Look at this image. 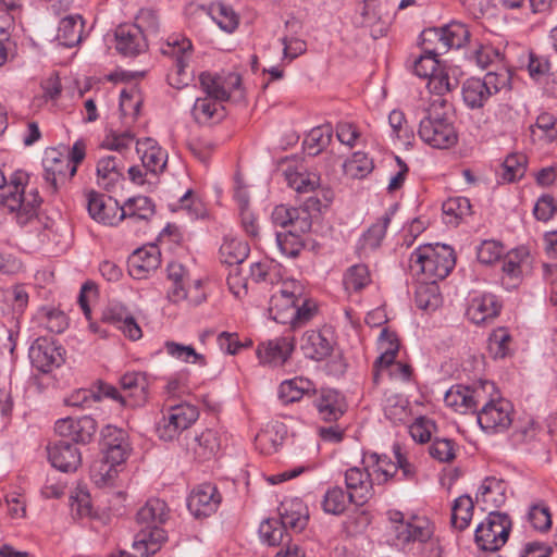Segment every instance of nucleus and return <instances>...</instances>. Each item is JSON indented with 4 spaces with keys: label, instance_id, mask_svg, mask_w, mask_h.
Segmentation results:
<instances>
[{
    "label": "nucleus",
    "instance_id": "cd10ccee",
    "mask_svg": "<svg viewBox=\"0 0 557 557\" xmlns=\"http://www.w3.org/2000/svg\"><path fill=\"white\" fill-rule=\"evenodd\" d=\"M393 214V210L386 211L361 235L356 245V251L359 257H367L381 246Z\"/></svg>",
    "mask_w": 557,
    "mask_h": 557
},
{
    "label": "nucleus",
    "instance_id": "4468645a",
    "mask_svg": "<svg viewBox=\"0 0 557 557\" xmlns=\"http://www.w3.org/2000/svg\"><path fill=\"white\" fill-rule=\"evenodd\" d=\"M185 12L189 16H209L226 33H233L238 26V16L235 11L221 1L212 2L210 5L189 3Z\"/></svg>",
    "mask_w": 557,
    "mask_h": 557
},
{
    "label": "nucleus",
    "instance_id": "9d476101",
    "mask_svg": "<svg viewBox=\"0 0 557 557\" xmlns=\"http://www.w3.org/2000/svg\"><path fill=\"white\" fill-rule=\"evenodd\" d=\"M493 389L494 384L484 381L472 386L454 385L445 394L444 401L456 412L466 414L475 412L480 403L486 400L485 391Z\"/></svg>",
    "mask_w": 557,
    "mask_h": 557
},
{
    "label": "nucleus",
    "instance_id": "ddd939ff",
    "mask_svg": "<svg viewBox=\"0 0 557 557\" xmlns=\"http://www.w3.org/2000/svg\"><path fill=\"white\" fill-rule=\"evenodd\" d=\"M199 84L205 97H210L222 103L230 99L233 92H240L242 79L236 73L221 76L203 72L199 76Z\"/></svg>",
    "mask_w": 557,
    "mask_h": 557
},
{
    "label": "nucleus",
    "instance_id": "6e6552de",
    "mask_svg": "<svg viewBox=\"0 0 557 557\" xmlns=\"http://www.w3.org/2000/svg\"><path fill=\"white\" fill-rule=\"evenodd\" d=\"M511 530L508 515L491 510L475 529L474 540L478 547L486 552H496L503 547Z\"/></svg>",
    "mask_w": 557,
    "mask_h": 557
},
{
    "label": "nucleus",
    "instance_id": "dca6fc26",
    "mask_svg": "<svg viewBox=\"0 0 557 557\" xmlns=\"http://www.w3.org/2000/svg\"><path fill=\"white\" fill-rule=\"evenodd\" d=\"M54 430L62 437H67L75 443L87 444L96 434L97 422L90 416L67 417L59 419L54 424Z\"/></svg>",
    "mask_w": 557,
    "mask_h": 557
},
{
    "label": "nucleus",
    "instance_id": "bb28decb",
    "mask_svg": "<svg viewBox=\"0 0 557 557\" xmlns=\"http://www.w3.org/2000/svg\"><path fill=\"white\" fill-rule=\"evenodd\" d=\"M313 404L319 417L327 422L337 421L347 409L344 396L332 388H322Z\"/></svg>",
    "mask_w": 557,
    "mask_h": 557
},
{
    "label": "nucleus",
    "instance_id": "39448f33",
    "mask_svg": "<svg viewBox=\"0 0 557 557\" xmlns=\"http://www.w3.org/2000/svg\"><path fill=\"white\" fill-rule=\"evenodd\" d=\"M446 99H433L420 121L418 135L432 148L448 149L458 141V132L451 117L447 114Z\"/></svg>",
    "mask_w": 557,
    "mask_h": 557
},
{
    "label": "nucleus",
    "instance_id": "052dcab7",
    "mask_svg": "<svg viewBox=\"0 0 557 557\" xmlns=\"http://www.w3.org/2000/svg\"><path fill=\"white\" fill-rule=\"evenodd\" d=\"M349 503H352L349 499V493L346 494L342 487L334 486L326 491L322 500V507L327 513L341 515Z\"/></svg>",
    "mask_w": 557,
    "mask_h": 557
},
{
    "label": "nucleus",
    "instance_id": "72a5a7b5",
    "mask_svg": "<svg viewBox=\"0 0 557 557\" xmlns=\"http://www.w3.org/2000/svg\"><path fill=\"white\" fill-rule=\"evenodd\" d=\"M191 117L198 125H211L224 117V107L210 97H198L191 108Z\"/></svg>",
    "mask_w": 557,
    "mask_h": 557
},
{
    "label": "nucleus",
    "instance_id": "20e7f679",
    "mask_svg": "<svg viewBox=\"0 0 557 557\" xmlns=\"http://www.w3.org/2000/svg\"><path fill=\"white\" fill-rule=\"evenodd\" d=\"M169 517V508L162 499L150 498L137 512V522L143 525L133 543L140 557H148L159 550L165 541V532L160 528Z\"/></svg>",
    "mask_w": 557,
    "mask_h": 557
},
{
    "label": "nucleus",
    "instance_id": "680f3d73",
    "mask_svg": "<svg viewBox=\"0 0 557 557\" xmlns=\"http://www.w3.org/2000/svg\"><path fill=\"white\" fill-rule=\"evenodd\" d=\"M370 283L371 275L366 264L351 265L344 275V285L347 290L358 292Z\"/></svg>",
    "mask_w": 557,
    "mask_h": 557
},
{
    "label": "nucleus",
    "instance_id": "8fccbe9b",
    "mask_svg": "<svg viewBox=\"0 0 557 557\" xmlns=\"http://www.w3.org/2000/svg\"><path fill=\"white\" fill-rule=\"evenodd\" d=\"M474 504L469 495L459 496L455 499L451 508V525L456 530L467 529L471 522Z\"/></svg>",
    "mask_w": 557,
    "mask_h": 557
},
{
    "label": "nucleus",
    "instance_id": "f3484780",
    "mask_svg": "<svg viewBox=\"0 0 557 557\" xmlns=\"http://www.w3.org/2000/svg\"><path fill=\"white\" fill-rule=\"evenodd\" d=\"M103 456L113 463H123L131 453L128 434L114 425H107L101 431Z\"/></svg>",
    "mask_w": 557,
    "mask_h": 557
},
{
    "label": "nucleus",
    "instance_id": "f257e3e1",
    "mask_svg": "<svg viewBox=\"0 0 557 557\" xmlns=\"http://www.w3.org/2000/svg\"><path fill=\"white\" fill-rule=\"evenodd\" d=\"M389 532L395 546L418 549L423 557H442V545L435 535V524L425 516L410 515L389 509L386 512Z\"/></svg>",
    "mask_w": 557,
    "mask_h": 557
},
{
    "label": "nucleus",
    "instance_id": "e2e57ef3",
    "mask_svg": "<svg viewBox=\"0 0 557 557\" xmlns=\"http://www.w3.org/2000/svg\"><path fill=\"white\" fill-rule=\"evenodd\" d=\"M373 160L361 151L355 152L344 165L346 174L354 178L366 177L373 171Z\"/></svg>",
    "mask_w": 557,
    "mask_h": 557
},
{
    "label": "nucleus",
    "instance_id": "13d9d810",
    "mask_svg": "<svg viewBox=\"0 0 557 557\" xmlns=\"http://www.w3.org/2000/svg\"><path fill=\"white\" fill-rule=\"evenodd\" d=\"M457 85V79L450 78L448 72L442 67L428 78L426 87L435 96L434 99H444L443 97L454 90Z\"/></svg>",
    "mask_w": 557,
    "mask_h": 557
},
{
    "label": "nucleus",
    "instance_id": "f704fd0d",
    "mask_svg": "<svg viewBox=\"0 0 557 557\" xmlns=\"http://www.w3.org/2000/svg\"><path fill=\"white\" fill-rule=\"evenodd\" d=\"M123 157L107 156L99 159L97 163L98 184L106 189L112 188L124 173Z\"/></svg>",
    "mask_w": 557,
    "mask_h": 557
},
{
    "label": "nucleus",
    "instance_id": "0e129e2a",
    "mask_svg": "<svg viewBox=\"0 0 557 557\" xmlns=\"http://www.w3.org/2000/svg\"><path fill=\"white\" fill-rule=\"evenodd\" d=\"M527 171V157L522 153L509 154L503 162L502 177L511 183L524 176Z\"/></svg>",
    "mask_w": 557,
    "mask_h": 557
},
{
    "label": "nucleus",
    "instance_id": "a211bd4d",
    "mask_svg": "<svg viewBox=\"0 0 557 557\" xmlns=\"http://www.w3.org/2000/svg\"><path fill=\"white\" fill-rule=\"evenodd\" d=\"M87 210L97 222L114 226L121 222V207L119 202L103 194L90 191L87 195Z\"/></svg>",
    "mask_w": 557,
    "mask_h": 557
},
{
    "label": "nucleus",
    "instance_id": "7c9ffc66",
    "mask_svg": "<svg viewBox=\"0 0 557 557\" xmlns=\"http://www.w3.org/2000/svg\"><path fill=\"white\" fill-rule=\"evenodd\" d=\"M120 384L127 393L126 398L129 400V406H141L147 401L150 383L145 372H126L121 376Z\"/></svg>",
    "mask_w": 557,
    "mask_h": 557
},
{
    "label": "nucleus",
    "instance_id": "6ab92c4d",
    "mask_svg": "<svg viewBox=\"0 0 557 557\" xmlns=\"http://www.w3.org/2000/svg\"><path fill=\"white\" fill-rule=\"evenodd\" d=\"M333 347L334 339L330 329L307 331L301 338L300 348L304 355L315 361L331 356Z\"/></svg>",
    "mask_w": 557,
    "mask_h": 557
},
{
    "label": "nucleus",
    "instance_id": "bf43d9fd",
    "mask_svg": "<svg viewBox=\"0 0 557 557\" xmlns=\"http://www.w3.org/2000/svg\"><path fill=\"white\" fill-rule=\"evenodd\" d=\"M421 40L422 50L425 53L438 57L448 51L442 27L424 29L421 34Z\"/></svg>",
    "mask_w": 557,
    "mask_h": 557
},
{
    "label": "nucleus",
    "instance_id": "b1692460",
    "mask_svg": "<svg viewBox=\"0 0 557 557\" xmlns=\"http://www.w3.org/2000/svg\"><path fill=\"white\" fill-rule=\"evenodd\" d=\"M136 151L140 157L143 166L152 175L161 174L168 163V152L157 140L147 137L136 141Z\"/></svg>",
    "mask_w": 557,
    "mask_h": 557
},
{
    "label": "nucleus",
    "instance_id": "69168bd1",
    "mask_svg": "<svg viewBox=\"0 0 557 557\" xmlns=\"http://www.w3.org/2000/svg\"><path fill=\"white\" fill-rule=\"evenodd\" d=\"M447 50L460 48L469 39L470 33L467 26L460 22H451L442 27Z\"/></svg>",
    "mask_w": 557,
    "mask_h": 557
},
{
    "label": "nucleus",
    "instance_id": "49530a36",
    "mask_svg": "<svg viewBox=\"0 0 557 557\" xmlns=\"http://www.w3.org/2000/svg\"><path fill=\"white\" fill-rule=\"evenodd\" d=\"M259 535L262 542L272 546L281 545L283 547L287 542L292 541L289 533H287L280 519H268L261 522Z\"/></svg>",
    "mask_w": 557,
    "mask_h": 557
},
{
    "label": "nucleus",
    "instance_id": "4c0bfd02",
    "mask_svg": "<svg viewBox=\"0 0 557 557\" xmlns=\"http://www.w3.org/2000/svg\"><path fill=\"white\" fill-rule=\"evenodd\" d=\"M84 21L78 14L63 17L58 27L57 39L64 47H74L83 39Z\"/></svg>",
    "mask_w": 557,
    "mask_h": 557
},
{
    "label": "nucleus",
    "instance_id": "4be33fe9",
    "mask_svg": "<svg viewBox=\"0 0 557 557\" xmlns=\"http://www.w3.org/2000/svg\"><path fill=\"white\" fill-rule=\"evenodd\" d=\"M295 347L292 336H282L262 343L258 346L257 356L262 364L271 367L283 366Z\"/></svg>",
    "mask_w": 557,
    "mask_h": 557
},
{
    "label": "nucleus",
    "instance_id": "2eb2a0df",
    "mask_svg": "<svg viewBox=\"0 0 557 557\" xmlns=\"http://www.w3.org/2000/svg\"><path fill=\"white\" fill-rule=\"evenodd\" d=\"M222 500L218 487L203 483L191 491L187 498V507L196 518L209 517L216 511Z\"/></svg>",
    "mask_w": 557,
    "mask_h": 557
},
{
    "label": "nucleus",
    "instance_id": "f8f14e48",
    "mask_svg": "<svg viewBox=\"0 0 557 557\" xmlns=\"http://www.w3.org/2000/svg\"><path fill=\"white\" fill-rule=\"evenodd\" d=\"M63 348L50 337H38L29 347L32 366L42 373H49L63 362Z\"/></svg>",
    "mask_w": 557,
    "mask_h": 557
},
{
    "label": "nucleus",
    "instance_id": "393cba45",
    "mask_svg": "<svg viewBox=\"0 0 557 557\" xmlns=\"http://www.w3.org/2000/svg\"><path fill=\"white\" fill-rule=\"evenodd\" d=\"M502 309L497 297L490 293L474 295L467 307L466 314L474 324H482L495 319Z\"/></svg>",
    "mask_w": 557,
    "mask_h": 557
},
{
    "label": "nucleus",
    "instance_id": "c756f323",
    "mask_svg": "<svg viewBox=\"0 0 557 557\" xmlns=\"http://www.w3.org/2000/svg\"><path fill=\"white\" fill-rule=\"evenodd\" d=\"M116 50L126 57H134L146 49L145 35L132 24L120 25L115 30Z\"/></svg>",
    "mask_w": 557,
    "mask_h": 557
},
{
    "label": "nucleus",
    "instance_id": "e433bc0d",
    "mask_svg": "<svg viewBox=\"0 0 557 557\" xmlns=\"http://www.w3.org/2000/svg\"><path fill=\"white\" fill-rule=\"evenodd\" d=\"M362 462L371 473V478L379 484L386 483L397 473V465L386 455L369 453L363 456Z\"/></svg>",
    "mask_w": 557,
    "mask_h": 557
},
{
    "label": "nucleus",
    "instance_id": "423d86ee",
    "mask_svg": "<svg viewBox=\"0 0 557 557\" xmlns=\"http://www.w3.org/2000/svg\"><path fill=\"white\" fill-rule=\"evenodd\" d=\"M409 262L411 271L424 275L425 281L436 283L454 269V250L443 244L421 245L411 252Z\"/></svg>",
    "mask_w": 557,
    "mask_h": 557
},
{
    "label": "nucleus",
    "instance_id": "f03ea898",
    "mask_svg": "<svg viewBox=\"0 0 557 557\" xmlns=\"http://www.w3.org/2000/svg\"><path fill=\"white\" fill-rule=\"evenodd\" d=\"M42 199L32 175L24 170H15L9 177L8 189L2 196V206L20 225L36 221Z\"/></svg>",
    "mask_w": 557,
    "mask_h": 557
},
{
    "label": "nucleus",
    "instance_id": "3c124183",
    "mask_svg": "<svg viewBox=\"0 0 557 557\" xmlns=\"http://www.w3.org/2000/svg\"><path fill=\"white\" fill-rule=\"evenodd\" d=\"M164 349L169 356L186 363L207 366L206 357L195 350L191 345H183L176 342L168 341L164 343Z\"/></svg>",
    "mask_w": 557,
    "mask_h": 557
},
{
    "label": "nucleus",
    "instance_id": "09e8293b",
    "mask_svg": "<svg viewBox=\"0 0 557 557\" xmlns=\"http://www.w3.org/2000/svg\"><path fill=\"white\" fill-rule=\"evenodd\" d=\"M383 410L385 417L394 423L405 422L409 418L408 401L399 394H385Z\"/></svg>",
    "mask_w": 557,
    "mask_h": 557
},
{
    "label": "nucleus",
    "instance_id": "ea45409f",
    "mask_svg": "<svg viewBox=\"0 0 557 557\" xmlns=\"http://www.w3.org/2000/svg\"><path fill=\"white\" fill-rule=\"evenodd\" d=\"M491 98L488 87L481 78L470 77L462 84V99L470 109H481Z\"/></svg>",
    "mask_w": 557,
    "mask_h": 557
},
{
    "label": "nucleus",
    "instance_id": "603ef678",
    "mask_svg": "<svg viewBox=\"0 0 557 557\" xmlns=\"http://www.w3.org/2000/svg\"><path fill=\"white\" fill-rule=\"evenodd\" d=\"M331 139L329 126L313 127L304 139V149L309 156H317L330 145Z\"/></svg>",
    "mask_w": 557,
    "mask_h": 557
},
{
    "label": "nucleus",
    "instance_id": "c9c22d12",
    "mask_svg": "<svg viewBox=\"0 0 557 557\" xmlns=\"http://www.w3.org/2000/svg\"><path fill=\"white\" fill-rule=\"evenodd\" d=\"M306 508L299 499L282 502L278 512L280 521L284 528L300 532L307 525L308 517Z\"/></svg>",
    "mask_w": 557,
    "mask_h": 557
},
{
    "label": "nucleus",
    "instance_id": "9b49d317",
    "mask_svg": "<svg viewBox=\"0 0 557 557\" xmlns=\"http://www.w3.org/2000/svg\"><path fill=\"white\" fill-rule=\"evenodd\" d=\"M512 405L504 398L486 401L478 411V423L486 433H502L512 423Z\"/></svg>",
    "mask_w": 557,
    "mask_h": 557
},
{
    "label": "nucleus",
    "instance_id": "37998d69",
    "mask_svg": "<svg viewBox=\"0 0 557 557\" xmlns=\"http://www.w3.org/2000/svg\"><path fill=\"white\" fill-rule=\"evenodd\" d=\"M250 277L256 283L278 284L283 282V268L273 260H263L250 265Z\"/></svg>",
    "mask_w": 557,
    "mask_h": 557
},
{
    "label": "nucleus",
    "instance_id": "c85d7f7f",
    "mask_svg": "<svg viewBox=\"0 0 557 557\" xmlns=\"http://www.w3.org/2000/svg\"><path fill=\"white\" fill-rule=\"evenodd\" d=\"M377 349L380 350V356L373 364V382L375 384L380 381L381 372L393 364L398 354L399 343L396 334L387 329H383L377 339Z\"/></svg>",
    "mask_w": 557,
    "mask_h": 557
},
{
    "label": "nucleus",
    "instance_id": "a18cd8bd",
    "mask_svg": "<svg viewBox=\"0 0 557 557\" xmlns=\"http://www.w3.org/2000/svg\"><path fill=\"white\" fill-rule=\"evenodd\" d=\"M248 253V245L238 238H224L219 250L221 262L228 265L242 263Z\"/></svg>",
    "mask_w": 557,
    "mask_h": 557
},
{
    "label": "nucleus",
    "instance_id": "5fc2aeb1",
    "mask_svg": "<svg viewBox=\"0 0 557 557\" xmlns=\"http://www.w3.org/2000/svg\"><path fill=\"white\" fill-rule=\"evenodd\" d=\"M445 223L457 225L459 220L471 212V203L466 197H451L442 206Z\"/></svg>",
    "mask_w": 557,
    "mask_h": 557
},
{
    "label": "nucleus",
    "instance_id": "58836bf2",
    "mask_svg": "<svg viewBox=\"0 0 557 557\" xmlns=\"http://www.w3.org/2000/svg\"><path fill=\"white\" fill-rule=\"evenodd\" d=\"M221 446L220 436L216 431L208 429L196 435L188 447L199 460H208L215 456Z\"/></svg>",
    "mask_w": 557,
    "mask_h": 557
},
{
    "label": "nucleus",
    "instance_id": "79ce46f5",
    "mask_svg": "<svg viewBox=\"0 0 557 557\" xmlns=\"http://www.w3.org/2000/svg\"><path fill=\"white\" fill-rule=\"evenodd\" d=\"M168 278L171 287L168 290V298L174 304L183 301L186 296L183 287L190 281L189 271L180 262H171L168 265Z\"/></svg>",
    "mask_w": 557,
    "mask_h": 557
},
{
    "label": "nucleus",
    "instance_id": "774afa93",
    "mask_svg": "<svg viewBox=\"0 0 557 557\" xmlns=\"http://www.w3.org/2000/svg\"><path fill=\"white\" fill-rule=\"evenodd\" d=\"M511 336L506 327L493 331L488 338V349L494 358H505L509 354Z\"/></svg>",
    "mask_w": 557,
    "mask_h": 557
},
{
    "label": "nucleus",
    "instance_id": "4d7b16f0",
    "mask_svg": "<svg viewBox=\"0 0 557 557\" xmlns=\"http://www.w3.org/2000/svg\"><path fill=\"white\" fill-rule=\"evenodd\" d=\"M285 177L288 186L297 193H309L319 186L320 177L315 173H307L299 170L287 169Z\"/></svg>",
    "mask_w": 557,
    "mask_h": 557
},
{
    "label": "nucleus",
    "instance_id": "6e6d98bb",
    "mask_svg": "<svg viewBox=\"0 0 557 557\" xmlns=\"http://www.w3.org/2000/svg\"><path fill=\"white\" fill-rule=\"evenodd\" d=\"M300 231L288 230L276 233V244L282 255L295 258L305 247Z\"/></svg>",
    "mask_w": 557,
    "mask_h": 557
},
{
    "label": "nucleus",
    "instance_id": "338daca9",
    "mask_svg": "<svg viewBox=\"0 0 557 557\" xmlns=\"http://www.w3.org/2000/svg\"><path fill=\"white\" fill-rule=\"evenodd\" d=\"M529 253L525 248H517L509 251L503 260V271L508 276L517 278L522 273L523 264L527 262Z\"/></svg>",
    "mask_w": 557,
    "mask_h": 557
},
{
    "label": "nucleus",
    "instance_id": "aec40b11",
    "mask_svg": "<svg viewBox=\"0 0 557 557\" xmlns=\"http://www.w3.org/2000/svg\"><path fill=\"white\" fill-rule=\"evenodd\" d=\"M345 483L349 499L356 505H364L373 495L371 473L368 468L351 467L345 472Z\"/></svg>",
    "mask_w": 557,
    "mask_h": 557
},
{
    "label": "nucleus",
    "instance_id": "0eeeda50",
    "mask_svg": "<svg viewBox=\"0 0 557 557\" xmlns=\"http://www.w3.org/2000/svg\"><path fill=\"white\" fill-rule=\"evenodd\" d=\"M161 52L174 61L173 67L168 74L169 84L176 89L188 86L194 78V71L189 67L193 57L190 39L183 35H172L161 47Z\"/></svg>",
    "mask_w": 557,
    "mask_h": 557
},
{
    "label": "nucleus",
    "instance_id": "a878e982",
    "mask_svg": "<svg viewBox=\"0 0 557 557\" xmlns=\"http://www.w3.org/2000/svg\"><path fill=\"white\" fill-rule=\"evenodd\" d=\"M47 449L52 467L62 472L75 471L81 465V453L74 444L66 441H58L49 445Z\"/></svg>",
    "mask_w": 557,
    "mask_h": 557
},
{
    "label": "nucleus",
    "instance_id": "473e14b6",
    "mask_svg": "<svg viewBox=\"0 0 557 557\" xmlns=\"http://www.w3.org/2000/svg\"><path fill=\"white\" fill-rule=\"evenodd\" d=\"M506 502V483L494 476L486 478L476 493V503L484 505V510L497 508Z\"/></svg>",
    "mask_w": 557,
    "mask_h": 557
},
{
    "label": "nucleus",
    "instance_id": "412c9836",
    "mask_svg": "<svg viewBox=\"0 0 557 557\" xmlns=\"http://www.w3.org/2000/svg\"><path fill=\"white\" fill-rule=\"evenodd\" d=\"M44 166L45 180L51 185L54 191L58 189L59 184H63L76 174L75 164H72L69 158L55 150L46 153Z\"/></svg>",
    "mask_w": 557,
    "mask_h": 557
},
{
    "label": "nucleus",
    "instance_id": "a19ab883",
    "mask_svg": "<svg viewBox=\"0 0 557 557\" xmlns=\"http://www.w3.org/2000/svg\"><path fill=\"white\" fill-rule=\"evenodd\" d=\"M314 391V384L302 376L285 380L280 384L278 397L284 404L299 401L305 395Z\"/></svg>",
    "mask_w": 557,
    "mask_h": 557
},
{
    "label": "nucleus",
    "instance_id": "864d4df0",
    "mask_svg": "<svg viewBox=\"0 0 557 557\" xmlns=\"http://www.w3.org/2000/svg\"><path fill=\"white\" fill-rule=\"evenodd\" d=\"M442 297L436 283L428 281L421 284L416 290V305L419 309L434 311L440 307Z\"/></svg>",
    "mask_w": 557,
    "mask_h": 557
},
{
    "label": "nucleus",
    "instance_id": "c03bdc74",
    "mask_svg": "<svg viewBox=\"0 0 557 557\" xmlns=\"http://www.w3.org/2000/svg\"><path fill=\"white\" fill-rule=\"evenodd\" d=\"M154 213V205L151 199L146 196H137L129 198L121 207V221L128 219L148 220Z\"/></svg>",
    "mask_w": 557,
    "mask_h": 557
},
{
    "label": "nucleus",
    "instance_id": "2f4dec72",
    "mask_svg": "<svg viewBox=\"0 0 557 557\" xmlns=\"http://www.w3.org/2000/svg\"><path fill=\"white\" fill-rule=\"evenodd\" d=\"M272 221L275 225L289 227V230L307 233L311 228V219L305 210L299 208L276 206L272 212Z\"/></svg>",
    "mask_w": 557,
    "mask_h": 557
},
{
    "label": "nucleus",
    "instance_id": "1a4fd4ad",
    "mask_svg": "<svg viewBox=\"0 0 557 557\" xmlns=\"http://www.w3.org/2000/svg\"><path fill=\"white\" fill-rule=\"evenodd\" d=\"M199 417L196 406L187 403L170 406L158 423L157 432L161 440L171 442L194 424Z\"/></svg>",
    "mask_w": 557,
    "mask_h": 557
},
{
    "label": "nucleus",
    "instance_id": "7ed1b4c3",
    "mask_svg": "<svg viewBox=\"0 0 557 557\" xmlns=\"http://www.w3.org/2000/svg\"><path fill=\"white\" fill-rule=\"evenodd\" d=\"M269 311L273 320L295 329L313 318L317 306L304 297V287L299 282L284 280L280 289L270 298Z\"/></svg>",
    "mask_w": 557,
    "mask_h": 557
},
{
    "label": "nucleus",
    "instance_id": "5701e85b",
    "mask_svg": "<svg viewBox=\"0 0 557 557\" xmlns=\"http://www.w3.org/2000/svg\"><path fill=\"white\" fill-rule=\"evenodd\" d=\"M161 264V253L156 245L138 248L128 260L129 274L136 280H143L154 272Z\"/></svg>",
    "mask_w": 557,
    "mask_h": 557
},
{
    "label": "nucleus",
    "instance_id": "de8ad7c7",
    "mask_svg": "<svg viewBox=\"0 0 557 557\" xmlns=\"http://www.w3.org/2000/svg\"><path fill=\"white\" fill-rule=\"evenodd\" d=\"M104 456L95 461L90 468V478L99 487L112 486L117 476V466Z\"/></svg>",
    "mask_w": 557,
    "mask_h": 557
}]
</instances>
